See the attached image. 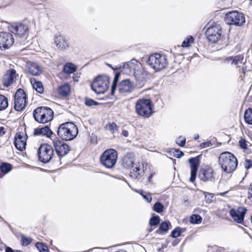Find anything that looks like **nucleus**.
I'll list each match as a JSON object with an SVG mask.
<instances>
[{"instance_id": "58836bf2", "label": "nucleus", "mask_w": 252, "mask_h": 252, "mask_svg": "<svg viewBox=\"0 0 252 252\" xmlns=\"http://www.w3.org/2000/svg\"><path fill=\"white\" fill-rule=\"evenodd\" d=\"M32 241V239L24 235L21 236V243L22 246H26L30 245Z\"/></svg>"}, {"instance_id": "774afa93", "label": "nucleus", "mask_w": 252, "mask_h": 252, "mask_svg": "<svg viewBox=\"0 0 252 252\" xmlns=\"http://www.w3.org/2000/svg\"><path fill=\"white\" fill-rule=\"evenodd\" d=\"M20 252V251H16V252Z\"/></svg>"}, {"instance_id": "f3484780", "label": "nucleus", "mask_w": 252, "mask_h": 252, "mask_svg": "<svg viewBox=\"0 0 252 252\" xmlns=\"http://www.w3.org/2000/svg\"><path fill=\"white\" fill-rule=\"evenodd\" d=\"M139 66L140 67V63L136 60L132 59L124 63L123 66V71L126 74L133 75L134 72Z\"/></svg>"}, {"instance_id": "4d7b16f0", "label": "nucleus", "mask_w": 252, "mask_h": 252, "mask_svg": "<svg viewBox=\"0 0 252 252\" xmlns=\"http://www.w3.org/2000/svg\"><path fill=\"white\" fill-rule=\"evenodd\" d=\"M5 134V131L3 127H0V136L3 135Z\"/></svg>"}, {"instance_id": "4be33fe9", "label": "nucleus", "mask_w": 252, "mask_h": 252, "mask_svg": "<svg viewBox=\"0 0 252 252\" xmlns=\"http://www.w3.org/2000/svg\"><path fill=\"white\" fill-rule=\"evenodd\" d=\"M54 43L60 50H64L69 47V43L66 38L62 35L56 36L54 38Z\"/></svg>"}, {"instance_id": "7ed1b4c3", "label": "nucleus", "mask_w": 252, "mask_h": 252, "mask_svg": "<svg viewBox=\"0 0 252 252\" xmlns=\"http://www.w3.org/2000/svg\"><path fill=\"white\" fill-rule=\"evenodd\" d=\"M53 111L48 107H39L33 112V117L34 120L41 124H46L50 122L53 119Z\"/></svg>"}, {"instance_id": "5701e85b", "label": "nucleus", "mask_w": 252, "mask_h": 252, "mask_svg": "<svg viewBox=\"0 0 252 252\" xmlns=\"http://www.w3.org/2000/svg\"><path fill=\"white\" fill-rule=\"evenodd\" d=\"M135 161V156L133 153H127L122 158V164L125 168H130L133 166Z\"/></svg>"}, {"instance_id": "ea45409f", "label": "nucleus", "mask_w": 252, "mask_h": 252, "mask_svg": "<svg viewBox=\"0 0 252 252\" xmlns=\"http://www.w3.org/2000/svg\"><path fill=\"white\" fill-rule=\"evenodd\" d=\"M120 77V74L119 73H116L115 75L113 84L111 87V94H114V92L116 90V88L117 87V84L118 83V81L119 80Z\"/></svg>"}, {"instance_id": "338daca9", "label": "nucleus", "mask_w": 252, "mask_h": 252, "mask_svg": "<svg viewBox=\"0 0 252 252\" xmlns=\"http://www.w3.org/2000/svg\"><path fill=\"white\" fill-rule=\"evenodd\" d=\"M152 231V229L150 228V229H149V232H150Z\"/></svg>"}, {"instance_id": "473e14b6", "label": "nucleus", "mask_w": 252, "mask_h": 252, "mask_svg": "<svg viewBox=\"0 0 252 252\" xmlns=\"http://www.w3.org/2000/svg\"><path fill=\"white\" fill-rule=\"evenodd\" d=\"M244 120L246 123L252 125V109L248 108L246 110L244 114Z\"/></svg>"}, {"instance_id": "393cba45", "label": "nucleus", "mask_w": 252, "mask_h": 252, "mask_svg": "<svg viewBox=\"0 0 252 252\" xmlns=\"http://www.w3.org/2000/svg\"><path fill=\"white\" fill-rule=\"evenodd\" d=\"M144 166L142 163H138L130 173V176L133 179H137L144 174Z\"/></svg>"}, {"instance_id": "c9c22d12", "label": "nucleus", "mask_w": 252, "mask_h": 252, "mask_svg": "<svg viewBox=\"0 0 252 252\" xmlns=\"http://www.w3.org/2000/svg\"><path fill=\"white\" fill-rule=\"evenodd\" d=\"M194 42L193 36H188L182 42V46L183 47H189Z\"/></svg>"}, {"instance_id": "39448f33", "label": "nucleus", "mask_w": 252, "mask_h": 252, "mask_svg": "<svg viewBox=\"0 0 252 252\" xmlns=\"http://www.w3.org/2000/svg\"><path fill=\"white\" fill-rule=\"evenodd\" d=\"M136 112L139 116L149 118L153 114L152 101L149 99H139L135 104Z\"/></svg>"}, {"instance_id": "8fccbe9b", "label": "nucleus", "mask_w": 252, "mask_h": 252, "mask_svg": "<svg viewBox=\"0 0 252 252\" xmlns=\"http://www.w3.org/2000/svg\"><path fill=\"white\" fill-rule=\"evenodd\" d=\"M117 128V126L114 123L109 124L108 125V129L110 131H112L113 132H114L115 129H116Z\"/></svg>"}, {"instance_id": "0eeeda50", "label": "nucleus", "mask_w": 252, "mask_h": 252, "mask_svg": "<svg viewBox=\"0 0 252 252\" xmlns=\"http://www.w3.org/2000/svg\"><path fill=\"white\" fill-rule=\"evenodd\" d=\"M117 158V151L113 149H110L103 152L100 157V162L106 168H111L115 164Z\"/></svg>"}, {"instance_id": "6e6552de", "label": "nucleus", "mask_w": 252, "mask_h": 252, "mask_svg": "<svg viewBox=\"0 0 252 252\" xmlns=\"http://www.w3.org/2000/svg\"><path fill=\"white\" fill-rule=\"evenodd\" d=\"M37 155L40 161L47 163L51 160L53 157V149L49 144H41L38 149Z\"/></svg>"}, {"instance_id": "a18cd8bd", "label": "nucleus", "mask_w": 252, "mask_h": 252, "mask_svg": "<svg viewBox=\"0 0 252 252\" xmlns=\"http://www.w3.org/2000/svg\"><path fill=\"white\" fill-rule=\"evenodd\" d=\"M176 143L181 147H184L186 143V138L183 136H180L176 140Z\"/></svg>"}, {"instance_id": "6e6d98bb", "label": "nucleus", "mask_w": 252, "mask_h": 252, "mask_svg": "<svg viewBox=\"0 0 252 252\" xmlns=\"http://www.w3.org/2000/svg\"><path fill=\"white\" fill-rule=\"evenodd\" d=\"M122 134L125 137H127L128 136V132L125 130V129H123L122 130Z\"/></svg>"}, {"instance_id": "4c0bfd02", "label": "nucleus", "mask_w": 252, "mask_h": 252, "mask_svg": "<svg viewBox=\"0 0 252 252\" xmlns=\"http://www.w3.org/2000/svg\"><path fill=\"white\" fill-rule=\"evenodd\" d=\"M153 209L158 213H161L164 209L163 205L159 202H157L153 206Z\"/></svg>"}, {"instance_id": "aec40b11", "label": "nucleus", "mask_w": 252, "mask_h": 252, "mask_svg": "<svg viewBox=\"0 0 252 252\" xmlns=\"http://www.w3.org/2000/svg\"><path fill=\"white\" fill-rule=\"evenodd\" d=\"M214 171L211 167L201 169L199 172L198 178L203 182L212 181Z\"/></svg>"}, {"instance_id": "49530a36", "label": "nucleus", "mask_w": 252, "mask_h": 252, "mask_svg": "<svg viewBox=\"0 0 252 252\" xmlns=\"http://www.w3.org/2000/svg\"><path fill=\"white\" fill-rule=\"evenodd\" d=\"M205 197L207 203H211L213 201L214 196L212 193L205 192Z\"/></svg>"}, {"instance_id": "412c9836", "label": "nucleus", "mask_w": 252, "mask_h": 252, "mask_svg": "<svg viewBox=\"0 0 252 252\" xmlns=\"http://www.w3.org/2000/svg\"><path fill=\"white\" fill-rule=\"evenodd\" d=\"M133 89V85L128 79L122 81L118 86V91L122 94L131 92Z\"/></svg>"}, {"instance_id": "7c9ffc66", "label": "nucleus", "mask_w": 252, "mask_h": 252, "mask_svg": "<svg viewBox=\"0 0 252 252\" xmlns=\"http://www.w3.org/2000/svg\"><path fill=\"white\" fill-rule=\"evenodd\" d=\"M76 70V67L75 65L70 63H66L63 68L64 73L68 74L74 73Z\"/></svg>"}, {"instance_id": "1a4fd4ad", "label": "nucleus", "mask_w": 252, "mask_h": 252, "mask_svg": "<svg viewBox=\"0 0 252 252\" xmlns=\"http://www.w3.org/2000/svg\"><path fill=\"white\" fill-rule=\"evenodd\" d=\"M225 21L228 25L240 26L245 23V19L243 13L237 11H232L226 14Z\"/></svg>"}, {"instance_id": "f704fd0d", "label": "nucleus", "mask_w": 252, "mask_h": 252, "mask_svg": "<svg viewBox=\"0 0 252 252\" xmlns=\"http://www.w3.org/2000/svg\"><path fill=\"white\" fill-rule=\"evenodd\" d=\"M202 219L201 217L197 214H193L190 217L189 221L192 224H198L201 222Z\"/></svg>"}, {"instance_id": "cd10ccee", "label": "nucleus", "mask_w": 252, "mask_h": 252, "mask_svg": "<svg viewBox=\"0 0 252 252\" xmlns=\"http://www.w3.org/2000/svg\"><path fill=\"white\" fill-rule=\"evenodd\" d=\"M58 92L60 95L67 96L69 95L71 92L70 86L66 83L60 86L58 88Z\"/></svg>"}, {"instance_id": "f03ea898", "label": "nucleus", "mask_w": 252, "mask_h": 252, "mask_svg": "<svg viewBox=\"0 0 252 252\" xmlns=\"http://www.w3.org/2000/svg\"><path fill=\"white\" fill-rule=\"evenodd\" d=\"M78 133L77 126L72 122L61 124L58 127L57 134L63 140L69 141L75 138Z\"/></svg>"}, {"instance_id": "b1692460", "label": "nucleus", "mask_w": 252, "mask_h": 252, "mask_svg": "<svg viewBox=\"0 0 252 252\" xmlns=\"http://www.w3.org/2000/svg\"><path fill=\"white\" fill-rule=\"evenodd\" d=\"M26 69L32 75H38L41 72L40 66L35 63H27Z\"/></svg>"}, {"instance_id": "9d476101", "label": "nucleus", "mask_w": 252, "mask_h": 252, "mask_svg": "<svg viewBox=\"0 0 252 252\" xmlns=\"http://www.w3.org/2000/svg\"><path fill=\"white\" fill-rule=\"evenodd\" d=\"M26 95L22 89H19L15 94L14 108L17 111L22 110L26 106Z\"/></svg>"}, {"instance_id": "69168bd1", "label": "nucleus", "mask_w": 252, "mask_h": 252, "mask_svg": "<svg viewBox=\"0 0 252 252\" xmlns=\"http://www.w3.org/2000/svg\"><path fill=\"white\" fill-rule=\"evenodd\" d=\"M152 175H151L149 176V181H151V179H152Z\"/></svg>"}, {"instance_id": "c85d7f7f", "label": "nucleus", "mask_w": 252, "mask_h": 252, "mask_svg": "<svg viewBox=\"0 0 252 252\" xmlns=\"http://www.w3.org/2000/svg\"><path fill=\"white\" fill-rule=\"evenodd\" d=\"M31 82L33 88L38 93L42 94L44 92V88L42 83L37 81L35 79H31Z\"/></svg>"}, {"instance_id": "4468645a", "label": "nucleus", "mask_w": 252, "mask_h": 252, "mask_svg": "<svg viewBox=\"0 0 252 252\" xmlns=\"http://www.w3.org/2000/svg\"><path fill=\"white\" fill-rule=\"evenodd\" d=\"M53 144L56 153L60 157L64 156L69 151L68 145L59 139L53 140Z\"/></svg>"}, {"instance_id": "c03bdc74", "label": "nucleus", "mask_w": 252, "mask_h": 252, "mask_svg": "<svg viewBox=\"0 0 252 252\" xmlns=\"http://www.w3.org/2000/svg\"><path fill=\"white\" fill-rule=\"evenodd\" d=\"M85 103L87 106H88L97 105L98 104V102L90 98H85Z\"/></svg>"}, {"instance_id": "5fc2aeb1", "label": "nucleus", "mask_w": 252, "mask_h": 252, "mask_svg": "<svg viewBox=\"0 0 252 252\" xmlns=\"http://www.w3.org/2000/svg\"><path fill=\"white\" fill-rule=\"evenodd\" d=\"M239 145L240 147L242 149H246L247 148V144L246 143V141L245 140H240L239 141Z\"/></svg>"}, {"instance_id": "f257e3e1", "label": "nucleus", "mask_w": 252, "mask_h": 252, "mask_svg": "<svg viewBox=\"0 0 252 252\" xmlns=\"http://www.w3.org/2000/svg\"><path fill=\"white\" fill-rule=\"evenodd\" d=\"M219 164L224 172L230 173L236 169L237 166V159L232 154L225 152L220 155Z\"/></svg>"}, {"instance_id": "a878e982", "label": "nucleus", "mask_w": 252, "mask_h": 252, "mask_svg": "<svg viewBox=\"0 0 252 252\" xmlns=\"http://www.w3.org/2000/svg\"><path fill=\"white\" fill-rule=\"evenodd\" d=\"M34 135H45L47 137H50L53 134L52 131L50 129L48 126H46L42 127H37L34 130Z\"/></svg>"}, {"instance_id": "ddd939ff", "label": "nucleus", "mask_w": 252, "mask_h": 252, "mask_svg": "<svg viewBox=\"0 0 252 252\" xmlns=\"http://www.w3.org/2000/svg\"><path fill=\"white\" fill-rule=\"evenodd\" d=\"M8 29L12 33L20 37L25 35L29 31L28 26L20 23H14Z\"/></svg>"}, {"instance_id": "bb28decb", "label": "nucleus", "mask_w": 252, "mask_h": 252, "mask_svg": "<svg viewBox=\"0 0 252 252\" xmlns=\"http://www.w3.org/2000/svg\"><path fill=\"white\" fill-rule=\"evenodd\" d=\"M148 75L147 71L145 69L142 67L140 63V67H137L135 72H134L133 75L137 80H141L145 78Z\"/></svg>"}, {"instance_id": "37998d69", "label": "nucleus", "mask_w": 252, "mask_h": 252, "mask_svg": "<svg viewBox=\"0 0 252 252\" xmlns=\"http://www.w3.org/2000/svg\"><path fill=\"white\" fill-rule=\"evenodd\" d=\"M160 221V218L159 216H156L151 218L149 221V223L151 226L157 225Z\"/></svg>"}, {"instance_id": "72a5a7b5", "label": "nucleus", "mask_w": 252, "mask_h": 252, "mask_svg": "<svg viewBox=\"0 0 252 252\" xmlns=\"http://www.w3.org/2000/svg\"><path fill=\"white\" fill-rule=\"evenodd\" d=\"M8 99L3 95H0V111L5 110L8 106Z\"/></svg>"}, {"instance_id": "3c124183", "label": "nucleus", "mask_w": 252, "mask_h": 252, "mask_svg": "<svg viewBox=\"0 0 252 252\" xmlns=\"http://www.w3.org/2000/svg\"><path fill=\"white\" fill-rule=\"evenodd\" d=\"M211 145H212L211 143L209 141H208V142H203V143H201L200 146L201 148H205L210 147Z\"/></svg>"}, {"instance_id": "e2e57ef3", "label": "nucleus", "mask_w": 252, "mask_h": 252, "mask_svg": "<svg viewBox=\"0 0 252 252\" xmlns=\"http://www.w3.org/2000/svg\"><path fill=\"white\" fill-rule=\"evenodd\" d=\"M107 65L109 67H111V68L114 69V68H113V67H112V66L111 65V64H109V63H107Z\"/></svg>"}, {"instance_id": "dca6fc26", "label": "nucleus", "mask_w": 252, "mask_h": 252, "mask_svg": "<svg viewBox=\"0 0 252 252\" xmlns=\"http://www.w3.org/2000/svg\"><path fill=\"white\" fill-rule=\"evenodd\" d=\"M200 156H198L196 157L190 158L189 160L191 168L190 177L189 178L190 182L193 183L195 180L198 167L200 163Z\"/></svg>"}, {"instance_id": "680f3d73", "label": "nucleus", "mask_w": 252, "mask_h": 252, "mask_svg": "<svg viewBox=\"0 0 252 252\" xmlns=\"http://www.w3.org/2000/svg\"><path fill=\"white\" fill-rule=\"evenodd\" d=\"M73 78L74 81L77 82L78 81V77H77L76 76H73Z\"/></svg>"}, {"instance_id": "de8ad7c7", "label": "nucleus", "mask_w": 252, "mask_h": 252, "mask_svg": "<svg viewBox=\"0 0 252 252\" xmlns=\"http://www.w3.org/2000/svg\"><path fill=\"white\" fill-rule=\"evenodd\" d=\"M143 198L148 203H150L152 200L151 194L150 193H146Z\"/></svg>"}, {"instance_id": "09e8293b", "label": "nucleus", "mask_w": 252, "mask_h": 252, "mask_svg": "<svg viewBox=\"0 0 252 252\" xmlns=\"http://www.w3.org/2000/svg\"><path fill=\"white\" fill-rule=\"evenodd\" d=\"M174 155L176 158H180L184 155V154L183 152L180 151L179 150H176L175 151Z\"/></svg>"}, {"instance_id": "e433bc0d", "label": "nucleus", "mask_w": 252, "mask_h": 252, "mask_svg": "<svg viewBox=\"0 0 252 252\" xmlns=\"http://www.w3.org/2000/svg\"><path fill=\"white\" fill-rule=\"evenodd\" d=\"M35 247L40 252H49L48 247L42 242H37Z\"/></svg>"}, {"instance_id": "423d86ee", "label": "nucleus", "mask_w": 252, "mask_h": 252, "mask_svg": "<svg viewBox=\"0 0 252 252\" xmlns=\"http://www.w3.org/2000/svg\"><path fill=\"white\" fill-rule=\"evenodd\" d=\"M109 77L106 75H99L96 77L91 84L92 89L96 94H104L108 89Z\"/></svg>"}, {"instance_id": "f8f14e48", "label": "nucleus", "mask_w": 252, "mask_h": 252, "mask_svg": "<svg viewBox=\"0 0 252 252\" xmlns=\"http://www.w3.org/2000/svg\"><path fill=\"white\" fill-rule=\"evenodd\" d=\"M14 43L13 35L7 32H0V49L5 50L9 48Z\"/></svg>"}, {"instance_id": "a19ab883", "label": "nucleus", "mask_w": 252, "mask_h": 252, "mask_svg": "<svg viewBox=\"0 0 252 252\" xmlns=\"http://www.w3.org/2000/svg\"><path fill=\"white\" fill-rule=\"evenodd\" d=\"M182 230L184 231V229H182L180 227L175 228L171 233V236L173 238H176L179 237L181 235Z\"/></svg>"}, {"instance_id": "79ce46f5", "label": "nucleus", "mask_w": 252, "mask_h": 252, "mask_svg": "<svg viewBox=\"0 0 252 252\" xmlns=\"http://www.w3.org/2000/svg\"><path fill=\"white\" fill-rule=\"evenodd\" d=\"M170 225V223L169 221H164L162 222L159 226V230L164 231L167 232L169 229V226Z\"/></svg>"}, {"instance_id": "052dcab7", "label": "nucleus", "mask_w": 252, "mask_h": 252, "mask_svg": "<svg viewBox=\"0 0 252 252\" xmlns=\"http://www.w3.org/2000/svg\"><path fill=\"white\" fill-rule=\"evenodd\" d=\"M228 192V191H226L223 192H220L219 194V195H220V196H223L224 194L227 193Z\"/></svg>"}, {"instance_id": "6ab92c4d", "label": "nucleus", "mask_w": 252, "mask_h": 252, "mask_svg": "<svg viewBox=\"0 0 252 252\" xmlns=\"http://www.w3.org/2000/svg\"><path fill=\"white\" fill-rule=\"evenodd\" d=\"M17 75L15 69H12L7 71L2 79V83L4 87H8L15 81Z\"/></svg>"}, {"instance_id": "a211bd4d", "label": "nucleus", "mask_w": 252, "mask_h": 252, "mask_svg": "<svg viewBox=\"0 0 252 252\" xmlns=\"http://www.w3.org/2000/svg\"><path fill=\"white\" fill-rule=\"evenodd\" d=\"M27 137L23 133H18L14 138V145L19 151H23L26 149Z\"/></svg>"}, {"instance_id": "c756f323", "label": "nucleus", "mask_w": 252, "mask_h": 252, "mask_svg": "<svg viewBox=\"0 0 252 252\" xmlns=\"http://www.w3.org/2000/svg\"><path fill=\"white\" fill-rule=\"evenodd\" d=\"M12 169V166L7 163H2L0 166V178H2L4 174L9 172Z\"/></svg>"}, {"instance_id": "864d4df0", "label": "nucleus", "mask_w": 252, "mask_h": 252, "mask_svg": "<svg viewBox=\"0 0 252 252\" xmlns=\"http://www.w3.org/2000/svg\"><path fill=\"white\" fill-rule=\"evenodd\" d=\"M245 167L247 169H249L252 167V161L251 160H247L245 164Z\"/></svg>"}, {"instance_id": "bf43d9fd", "label": "nucleus", "mask_w": 252, "mask_h": 252, "mask_svg": "<svg viewBox=\"0 0 252 252\" xmlns=\"http://www.w3.org/2000/svg\"><path fill=\"white\" fill-rule=\"evenodd\" d=\"M137 192L139 193L142 197L145 194V192L143 190H135Z\"/></svg>"}, {"instance_id": "2f4dec72", "label": "nucleus", "mask_w": 252, "mask_h": 252, "mask_svg": "<svg viewBox=\"0 0 252 252\" xmlns=\"http://www.w3.org/2000/svg\"><path fill=\"white\" fill-rule=\"evenodd\" d=\"M243 56L239 55L235 57L233 59L232 58H228L226 59V61L228 62L231 61L232 64H234L238 66L240 63H243Z\"/></svg>"}, {"instance_id": "20e7f679", "label": "nucleus", "mask_w": 252, "mask_h": 252, "mask_svg": "<svg viewBox=\"0 0 252 252\" xmlns=\"http://www.w3.org/2000/svg\"><path fill=\"white\" fill-rule=\"evenodd\" d=\"M147 63L151 68L155 71H158L167 66V59L164 55L155 53L149 56Z\"/></svg>"}, {"instance_id": "9b49d317", "label": "nucleus", "mask_w": 252, "mask_h": 252, "mask_svg": "<svg viewBox=\"0 0 252 252\" xmlns=\"http://www.w3.org/2000/svg\"><path fill=\"white\" fill-rule=\"evenodd\" d=\"M206 35L209 41L212 43L218 42L221 37V29L220 25H213L208 28Z\"/></svg>"}, {"instance_id": "0e129e2a", "label": "nucleus", "mask_w": 252, "mask_h": 252, "mask_svg": "<svg viewBox=\"0 0 252 252\" xmlns=\"http://www.w3.org/2000/svg\"><path fill=\"white\" fill-rule=\"evenodd\" d=\"M199 136L198 135H197V136H196L194 138L195 140H197L199 138Z\"/></svg>"}, {"instance_id": "13d9d810", "label": "nucleus", "mask_w": 252, "mask_h": 252, "mask_svg": "<svg viewBox=\"0 0 252 252\" xmlns=\"http://www.w3.org/2000/svg\"><path fill=\"white\" fill-rule=\"evenodd\" d=\"M5 252H14V251L11 248L7 247L5 248Z\"/></svg>"}, {"instance_id": "2eb2a0df", "label": "nucleus", "mask_w": 252, "mask_h": 252, "mask_svg": "<svg viewBox=\"0 0 252 252\" xmlns=\"http://www.w3.org/2000/svg\"><path fill=\"white\" fill-rule=\"evenodd\" d=\"M247 209L244 207H239L237 209H232L229 214L233 220L237 223H241L243 221Z\"/></svg>"}, {"instance_id": "603ef678", "label": "nucleus", "mask_w": 252, "mask_h": 252, "mask_svg": "<svg viewBox=\"0 0 252 252\" xmlns=\"http://www.w3.org/2000/svg\"><path fill=\"white\" fill-rule=\"evenodd\" d=\"M248 198L252 202V183L248 189Z\"/></svg>"}]
</instances>
